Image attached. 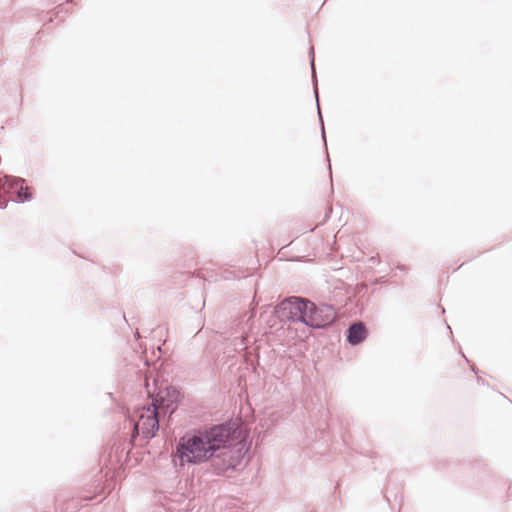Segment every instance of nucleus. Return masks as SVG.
I'll use <instances>...</instances> for the list:
<instances>
[{"label":"nucleus","mask_w":512,"mask_h":512,"mask_svg":"<svg viewBox=\"0 0 512 512\" xmlns=\"http://www.w3.org/2000/svg\"><path fill=\"white\" fill-rule=\"evenodd\" d=\"M180 401V391L174 386H166L158 391L149 406L162 416H171L177 410Z\"/></svg>","instance_id":"5"},{"label":"nucleus","mask_w":512,"mask_h":512,"mask_svg":"<svg viewBox=\"0 0 512 512\" xmlns=\"http://www.w3.org/2000/svg\"><path fill=\"white\" fill-rule=\"evenodd\" d=\"M329 174H330V177H332V169H331V165L329 164Z\"/></svg>","instance_id":"13"},{"label":"nucleus","mask_w":512,"mask_h":512,"mask_svg":"<svg viewBox=\"0 0 512 512\" xmlns=\"http://www.w3.org/2000/svg\"><path fill=\"white\" fill-rule=\"evenodd\" d=\"M471 369H472V371H473L475 374H477L478 369H477V367H476V366H472V367H471Z\"/></svg>","instance_id":"12"},{"label":"nucleus","mask_w":512,"mask_h":512,"mask_svg":"<svg viewBox=\"0 0 512 512\" xmlns=\"http://www.w3.org/2000/svg\"><path fill=\"white\" fill-rule=\"evenodd\" d=\"M309 57H310V65H311V71H312L314 95H315V98H316L318 117H319V122H320V125H321V136H322V139H323L324 143L326 144V136H325V131H324V121H323V118H322V114H321V110H320V105H319V100H318V88H317V78H316V71H315V64H314V48L313 47H310Z\"/></svg>","instance_id":"9"},{"label":"nucleus","mask_w":512,"mask_h":512,"mask_svg":"<svg viewBox=\"0 0 512 512\" xmlns=\"http://www.w3.org/2000/svg\"><path fill=\"white\" fill-rule=\"evenodd\" d=\"M312 306L309 299L291 296L275 306L274 314L281 322H299L308 326Z\"/></svg>","instance_id":"3"},{"label":"nucleus","mask_w":512,"mask_h":512,"mask_svg":"<svg viewBox=\"0 0 512 512\" xmlns=\"http://www.w3.org/2000/svg\"><path fill=\"white\" fill-rule=\"evenodd\" d=\"M309 316L307 327L312 329H327L334 324L337 319L336 310L332 305H317L314 302Z\"/></svg>","instance_id":"6"},{"label":"nucleus","mask_w":512,"mask_h":512,"mask_svg":"<svg viewBox=\"0 0 512 512\" xmlns=\"http://www.w3.org/2000/svg\"><path fill=\"white\" fill-rule=\"evenodd\" d=\"M368 337V329L361 321L353 322L345 331V339L351 346H357Z\"/></svg>","instance_id":"8"},{"label":"nucleus","mask_w":512,"mask_h":512,"mask_svg":"<svg viewBox=\"0 0 512 512\" xmlns=\"http://www.w3.org/2000/svg\"><path fill=\"white\" fill-rule=\"evenodd\" d=\"M242 434L241 425L232 420L192 429L175 445L172 452L174 467L206 463L223 444L240 441Z\"/></svg>","instance_id":"1"},{"label":"nucleus","mask_w":512,"mask_h":512,"mask_svg":"<svg viewBox=\"0 0 512 512\" xmlns=\"http://www.w3.org/2000/svg\"><path fill=\"white\" fill-rule=\"evenodd\" d=\"M477 382L479 384H485V381H484V379L481 376H477Z\"/></svg>","instance_id":"11"},{"label":"nucleus","mask_w":512,"mask_h":512,"mask_svg":"<svg viewBox=\"0 0 512 512\" xmlns=\"http://www.w3.org/2000/svg\"><path fill=\"white\" fill-rule=\"evenodd\" d=\"M77 0H66L65 3L58 5L55 10L52 12L55 17H60V14H68L67 9L65 8L68 4L76 3Z\"/></svg>","instance_id":"10"},{"label":"nucleus","mask_w":512,"mask_h":512,"mask_svg":"<svg viewBox=\"0 0 512 512\" xmlns=\"http://www.w3.org/2000/svg\"><path fill=\"white\" fill-rule=\"evenodd\" d=\"M237 441L223 444L216 453L206 463L208 471L214 475L221 476L228 471L239 470L243 466V461L247 450L243 446H235Z\"/></svg>","instance_id":"2"},{"label":"nucleus","mask_w":512,"mask_h":512,"mask_svg":"<svg viewBox=\"0 0 512 512\" xmlns=\"http://www.w3.org/2000/svg\"><path fill=\"white\" fill-rule=\"evenodd\" d=\"M23 178L4 175L0 177V209H5L8 204L6 196L15 203H24L32 199V193L28 186L24 185Z\"/></svg>","instance_id":"4"},{"label":"nucleus","mask_w":512,"mask_h":512,"mask_svg":"<svg viewBox=\"0 0 512 512\" xmlns=\"http://www.w3.org/2000/svg\"><path fill=\"white\" fill-rule=\"evenodd\" d=\"M147 413V416H141L140 425L143 437L150 440L155 437L159 430L161 414L153 411L150 406H148Z\"/></svg>","instance_id":"7"}]
</instances>
